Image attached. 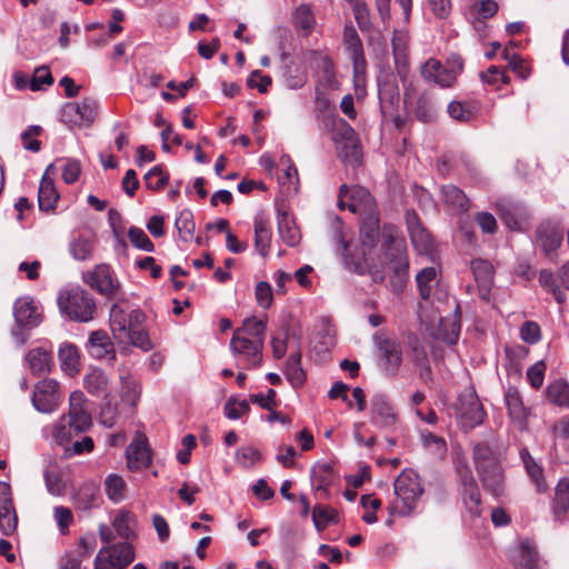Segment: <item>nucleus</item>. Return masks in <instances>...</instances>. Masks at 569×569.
<instances>
[{"mask_svg": "<svg viewBox=\"0 0 569 569\" xmlns=\"http://www.w3.org/2000/svg\"><path fill=\"white\" fill-rule=\"evenodd\" d=\"M143 179L148 189L159 191L169 182V174L161 166H156L144 174Z\"/></svg>", "mask_w": 569, "mask_h": 569, "instance_id": "nucleus-49", "label": "nucleus"}, {"mask_svg": "<svg viewBox=\"0 0 569 569\" xmlns=\"http://www.w3.org/2000/svg\"><path fill=\"white\" fill-rule=\"evenodd\" d=\"M377 348L382 356V370L386 376L397 375L402 362V350L396 339L388 338L383 332L378 331L373 336Z\"/></svg>", "mask_w": 569, "mask_h": 569, "instance_id": "nucleus-8", "label": "nucleus"}, {"mask_svg": "<svg viewBox=\"0 0 569 569\" xmlns=\"http://www.w3.org/2000/svg\"><path fill=\"white\" fill-rule=\"evenodd\" d=\"M127 466L131 471L147 468L151 462V455L147 446V439H134L126 450Z\"/></svg>", "mask_w": 569, "mask_h": 569, "instance_id": "nucleus-17", "label": "nucleus"}, {"mask_svg": "<svg viewBox=\"0 0 569 569\" xmlns=\"http://www.w3.org/2000/svg\"><path fill=\"white\" fill-rule=\"evenodd\" d=\"M515 567L518 569H538L539 553L530 541L526 540L520 543L519 555L515 559Z\"/></svg>", "mask_w": 569, "mask_h": 569, "instance_id": "nucleus-32", "label": "nucleus"}, {"mask_svg": "<svg viewBox=\"0 0 569 569\" xmlns=\"http://www.w3.org/2000/svg\"><path fill=\"white\" fill-rule=\"evenodd\" d=\"M133 516L129 511H119L112 521V526L117 533L124 539H130L133 536V531L130 528V522Z\"/></svg>", "mask_w": 569, "mask_h": 569, "instance_id": "nucleus-56", "label": "nucleus"}, {"mask_svg": "<svg viewBox=\"0 0 569 569\" xmlns=\"http://www.w3.org/2000/svg\"><path fill=\"white\" fill-rule=\"evenodd\" d=\"M106 492L110 500L118 502L124 497L126 482L114 473H111L106 479Z\"/></svg>", "mask_w": 569, "mask_h": 569, "instance_id": "nucleus-50", "label": "nucleus"}, {"mask_svg": "<svg viewBox=\"0 0 569 569\" xmlns=\"http://www.w3.org/2000/svg\"><path fill=\"white\" fill-rule=\"evenodd\" d=\"M121 380V389H122V398L127 399L131 402L132 406L136 405V401L139 398L140 390L136 383V381L130 376H120Z\"/></svg>", "mask_w": 569, "mask_h": 569, "instance_id": "nucleus-61", "label": "nucleus"}, {"mask_svg": "<svg viewBox=\"0 0 569 569\" xmlns=\"http://www.w3.org/2000/svg\"><path fill=\"white\" fill-rule=\"evenodd\" d=\"M284 375L293 388H299L305 383L306 372L301 367V352L299 350L288 358Z\"/></svg>", "mask_w": 569, "mask_h": 569, "instance_id": "nucleus-33", "label": "nucleus"}, {"mask_svg": "<svg viewBox=\"0 0 569 569\" xmlns=\"http://www.w3.org/2000/svg\"><path fill=\"white\" fill-rule=\"evenodd\" d=\"M53 77L47 67H39L34 71V76L30 80V89L38 91L42 89L43 84L50 86L53 83Z\"/></svg>", "mask_w": 569, "mask_h": 569, "instance_id": "nucleus-62", "label": "nucleus"}, {"mask_svg": "<svg viewBox=\"0 0 569 569\" xmlns=\"http://www.w3.org/2000/svg\"><path fill=\"white\" fill-rule=\"evenodd\" d=\"M27 359L33 373H43L49 370L50 355L42 349H32Z\"/></svg>", "mask_w": 569, "mask_h": 569, "instance_id": "nucleus-48", "label": "nucleus"}, {"mask_svg": "<svg viewBox=\"0 0 569 569\" xmlns=\"http://www.w3.org/2000/svg\"><path fill=\"white\" fill-rule=\"evenodd\" d=\"M398 415L396 413L388 397L383 393H377L371 398V422L379 428H388L396 423Z\"/></svg>", "mask_w": 569, "mask_h": 569, "instance_id": "nucleus-15", "label": "nucleus"}, {"mask_svg": "<svg viewBox=\"0 0 569 569\" xmlns=\"http://www.w3.org/2000/svg\"><path fill=\"white\" fill-rule=\"evenodd\" d=\"M256 299L260 307L268 309L273 300L271 286L267 281H260L256 286Z\"/></svg>", "mask_w": 569, "mask_h": 569, "instance_id": "nucleus-63", "label": "nucleus"}, {"mask_svg": "<svg viewBox=\"0 0 569 569\" xmlns=\"http://www.w3.org/2000/svg\"><path fill=\"white\" fill-rule=\"evenodd\" d=\"M352 3V11L357 24L361 31H369L372 27L369 9L367 4L361 0H355Z\"/></svg>", "mask_w": 569, "mask_h": 569, "instance_id": "nucleus-58", "label": "nucleus"}, {"mask_svg": "<svg viewBox=\"0 0 569 569\" xmlns=\"http://www.w3.org/2000/svg\"><path fill=\"white\" fill-rule=\"evenodd\" d=\"M460 418L463 428L470 430L480 426L486 417L482 403L473 392L463 393L460 398Z\"/></svg>", "mask_w": 569, "mask_h": 569, "instance_id": "nucleus-14", "label": "nucleus"}, {"mask_svg": "<svg viewBox=\"0 0 569 569\" xmlns=\"http://www.w3.org/2000/svg\"><path fill=\"white\" fill-rule=\"evenodd\" d=\"M82 280L108 299L114 298L120 290V283L112 277L111 268L107 263L97 264L93 270L84 272Z\"/></svg>", "mask_w": 569, "mask_h": 569, "instance_id": "nucleus-7", "label": "nucleus"}, {"mask_svg": "<svg viewBox=\"0 0 569 569\" xmlns=\"http://www.w3.org/2000/svg\"><path fill=\"white\" fill-rule=\"evenodd\" d=\"M92 242L84 238L78 237L70 241L69 251L73 259L79 261H84L91 258L92 256Z\"/></svg>", "mask_w": 569, "mask_h": 569, "instance_id": "nucleus-46", "label": "nucleus"}, {"mask_svg": "<svg viewBox=\"0 0 569 569\" xmlns=\"http://www.w3.org/2000/svg\"><path fill=\"white\" fill-rule=\"evenodd\" d=\"M128 238L132 246H134L137 249L152 252L154 251V244L149 239V237L146 234V232L138 227H130L128 229Z\"/></svg>", "mask_w": 569, "mask_h": 569, "instance_id": "nucleus-55", "label": "nucleus"}, {"mask_svg": "<svg viewBox=\"0 0 569 569\" xmlns=\"http://www.w3.org/2000/svg\"><path fill=\"white\" fill-rule=\"evenodd\" d=\"M482 488L493 497H500L505 492V471L503 468L487 470L477 473Z\"/></svg>", "mask_w": 569, "mask_h": 569, "instance_id": "nucleus-23", "label": "nucleus"}, {"mask_svg": "<svg viewBox=\"0 0 569 569\" xmlns=\"http://www.w3.org/2000/svg\"><path fill=\"white\" fill-rule=\"evenodd\" d=\"M83 383L87 391L92 396L104 397L108 393L109 380L102 369L93 368L84 376Z\"/></svg>", "mask_w": 569, "mask_h": 569, "instance_id": "nucleus-30", "label": "nucleus"}, {"mask_svg": "<svg viewBox=\"0 0 569 569\" xmlns=\"http://www.w3.org/2000/svg\"><path fill=\"white\" fill-rule=\"evenodd\" d=\"M363 201L360 213V249L350 250L351 243L346 239L342 221L332 222V240L336 252L342 257L345 266L358 274H369L373 282H382L389 272L393 292L402 291L408 281L409 261L405 244L396 239L397 228L392 224L380 230V218L372 196L366 188L352 191L351 199Z\"/></svg>", "mask_w": 569, "mask_h": 569, "instance_id": "nucleus-1", "label": "nucleus"}, {"mask_svg": "<svg viewBox=\"0 0 569 569\" xmlns=\"http://www.w3.org/2000/svg\"><path fill=\"white\" fill-rule=\"evenodd\" d=\"M279 234L282 241L290 246L295 247L300 242L301 234L299 229L296 227L295 222L289 220L286 216L278 223Z\"/></svg>", "mask_w": 569, "mask_h": 569, "instance_id": "nucleus-41", "label": "nucleus"}, {"mask_svg": "<svg viewBox=\"0 0 569 569\" xmlns=\"http://www.w3.org/2000/svg\"><path fill=\"white\" fill-rule=\"evenodd\" d=\"M61 362V369L69 375L79 372V352L78 348L72 343H64L60 347L58 352Z\"/></svg>", "mask_w": 569, "mask_h": 569, "instance_id": "nucleus-36", "label": "nucleus"}, {"mask_svg": "<svg viewBox=\"0 0 569 569\" xmlns=\"http://www.w3.org/2000/svg\"><path fill=\"white\" fill-rule=\"evenodd\" d=\"M47 490L53 496H62L66 492L67 483L62 475L53 468H48L43 472Z\"/></svg>", "mask_w": 569, "mask_h": 569, "instance_id": "nucleus-43", "label": "nucleus"}, {"mask_svg": "<svg viewBox=\"0 0 569 569\" xmlns=\"http://www.w3.org/2000/svg\"><path fill=\"white\" fill-rule=\"evenodd\" d=\"M443 202L450 209L458 213L466 212L469 209V199L466 193L453 184H447L441 188Z\"/></svg>", "mask_w": 569, "mask_h": 569, "instance_id": "nucleus-24", "label": "nucleus"}, {"mask_svg": "<svg viewBox=\"0 0 569 569\" xmlns=\"http://www.w3.org/2000/svg\"><path fill=\"white\" fill-rule=\"evenodd\" d=\"M89 351L97 359H116L113 342L104 330L92 331L88 340Z\"/></svg>", "mask_w": 569, "mask_h": 569, "instance_id": "nucleus-19", "label": "nucleus"}, {"mask_svg": "<svg viewBox=\"0 0 569 569\" xmlns=\"http://www.w3.org/2000/svg\"><path fill=\"white\" fill-rule=\"evenodd\" d=\"M99 419L101 425L107 428H112L118 419V405L114 402L109 393H106L102 399Z\"/></svg>", "mask_w": 569, "mask_h": 569, "instance_id": "nucleus-42", "label": "nucleus"}, {"mask_svg": "<svg viewBox=\"0 0 569 569\" xmlns=\"http://www.w3.org/2000/svg\"><path fill=\"white\" fill-rule=\"evenodd\" d=\"M98 488L93 483H83L72 493V501L79 510H90L93 507Z\"/></svg>", "mask_w": 569, "mask_h": 569, "instance_id": "nucleus-37", "label": "nucleus"}, {"mask_svg": "<svg viewBox=\"0 0 569 569\" xmlns=\"http://www.w3.org/2000/svg\"><path fill=\"white\" fill-rule=\"evenodd\" d=\"M223 410L228 419L236 420L249 412L250 406L247 400L239 401L237 398L230 397L226 401Z\"/></svg>", "mask_w": 569, "mask_h": 569, "instance_id": "nucleus-57", "label": "nucleus"}, {"mask_svg": "<svg viewBox=\"0 0 569 569\" xmlns=\"http://www.w3.org/2000/svg\"><path fill=\"white\" fill-rule=\"evenodd\" d=\"M343 43L346 49L353 53L363 50L362 41L352 24H346L343 30Z\"/></svg>", "mask_w": 569, "mask_h": 569, "instance_id": "nucleus-60", "label": "nucleus"}, {"mask_svg": "<svg viewBox=\"0 0 569 569\" xmlns=\"http://www.w3.org/2000/svg\"><path fill=\"white\" fill-rule=\"evenodd\" d=\"M110 328L114 340L119 343L127 341L131 329L128 328L126 312L116 303L110 310Z\"/></svg>", "mask_w": 569, "mask_h": 569, "instance_id": "nucleus-25", "label": "nucleus"}, {"mask_svg": "<svg viewBox=\"0 0 569 569\" xmlns=\"http://www.w3.org/2000/svg\"><path fill=\"white\" fill-rule=\"evenodd\" d=\"M425 448L431 450L437 456H445L447 452V442L442 437L433 435L430 431H422L420 435Z\"/></svg>", "mask_w": 569, "mask_h": 569, "instance_id": "nucleus-54", "label": "nucleus"}, {"mask_svg": "<svg viewBox=\"0 0 569 569\" xmlns=\"http://www.w3.org/2000/svg\"><path fill=\"white\" fill-rule=\"evenodd\" d=\"M13 316L20 329L32 328L39 323L36 307L32 301L28 299H18L14 302Z\"/></svg>", "mask_w": 569, "mask_h": 569, "instance_id": "nucleus-22", "label": "nucleus"}, {"mask_svg": "<svg viewBox=\"0 0 569 569\" xmlns=\"http://www.w3.org/2000/svg\"><path fill=\"white\" fill-rule=\"evenodd\" d=\"M459 481L462 487V499L468 510L480 515L481 496L476 478L468 465L458 467Z\"/></svg>", "mask_w": 569, "mask_h": 569, "instance_id": "nucleus-13", "label": "nucleus"}, {"mask_svg": "<svg viewBox=\"0 0 569 569\" xmlns=\"http://www.w3.org/2000/svg\"><path fill=\"white\" fill-rule=\"evenodd\" d=\"M42 128L40 126H29L22 133L21 139L26 150L38 152L41 149V142L36 137L40 136Z\"/></svg>", "mask_w": 569, "mask_h": 569, "instance_id": "nucleus-59", "label": "nucleus"}, {"mask_svg": "<svg viewBox=\"0 0 569 569\" xmlns=\"http://www.w3.org/2000/svg\"><path fill=\"white\" fill-rule=\"evenodd\" d=\"M18 527V516L12 501L11 486L0 481V531L4 536H12Z\"/></svg>", "mask_w": 569, "mask_h": 569, "instance_id": "nucleus-10", "label": "nucleus"}, {"mask_svg": "<svg viewBox=\"0 0 569 569\" xmlns=\"http://www.w3.org/2000/svg\"><path fill=\"white\" fill-rule=\"evenodd\" d=\"M174 226L179 231L181 240L189 241L196 228L192 212L188 209L182 210L177 217Z\"/></svg>", "mask_w": 569, "mask_h": 569, "instance_id": "nucleus-47", "label": "nucleus"}, {"mask_svg": "<svg viewBox=\"0 0 569 569\" xmlns=\"http://www.w3.org/2000/svg\"><path fill=\"white\" fill-rule=\"evenodd\" d=\"M81 173V163L77 159H68L62 168V180L67 184L74 183Z\"/></svg>", "mask_w": 569, "mask_h": 569, "instance_id": "nucleus-64", "label": "nucleus"}, {"mask_svg": "<svg viewBox=\"0 0 569 569\" xmlns=\"http://www.w3.org/2000/svg\"><path fill=\"white\" fill-rule=\"evenodd\" d=\"M437 277V270L433 267L422 269L416 277L420 297L427 300L431 295L430 282Z\"/></svg>", "mask_w": 569, "mask_h": 569, "instance_id": "nucleus-53", "label": "nucleus"}, {"mask_svg": "<svg viewBox=\"0 0 569 569\" xmlns=\"http://www.w3.org/2000/svg\"><path fill=\"white\" fill-rule=\"evenodd\" d=\"M415 116L419 121L423 123L432 122L436 120L437 110L432 99L427 93H422L418 97L415 107Z\"/></svg>", "mask_w": 569, "mask_h": 569, "instance_id": "nucleus-39", "label": "nucleus"}, {"mask_svg": "<svg viewBox=\"0 0 569 569\" xmlns=\"http://www.w3.org/2000/svg\"><path fill=\"white\" fill-rule=\"evenodd\" d=\"M392 53L396 64H407L408 37L406 33L395 31L391 39Z\"/></svg>", "mask_w": 569, "mask_h": 569, "instance_id": "nucleus-45", "label": "nucleus"}, {"mask_svg": "<svg viewBox=\"0 0 569 569\" xmlns=\"http://www.w3.org/2000/svg\"><path fill=\"white\" fill-rule=\"evenodd\" d=\"M263 339L253 340L243 335L241 330H234L230 341V349L239 357L243 369L260 367L262 362Z\"/></svg>", "mask_w": 569, "mask_h": 569, "instance_id": "nucleus-5", "label": "nucleus"}, {"mask_svg": "<svg viewBox=\"0 0 569 569\" xmlns=\"http://www.w3.org/2000/svg\"><path fill=\"white\" fill-rule=\"evenodd\" d=\"M505 402L508 413L512 422L519 428L525 429L527 426V409L523 406L519 390L510 386L505 393Z\"/></svg>", "mask_w": 569, "mask_h": 569, "instance_id": "nucleus-20", "label": "nucleus"}, {"mask_svg": "<svg viewBox=\"0 0 569 569\" xmlns=\"http://www.w3.org/2000/svg\"><path fill=\"white\" fill-rule=\"evenodd\" d=\"M293 22L297 28L307 32L311 31L315 24V17L310 6L300 4L293 12Z\"/></svg>", "mask_w": 569, "mask_h": 569, "instance_id": "nucleus-51", "label": "nucleus"}, {"mask_svg": "<svg viewBox=\"0 0 569 569\" xmlns=\"http://www.w3.org/2000/svg\"><path fill=\"white\" fill-rule=\"evenodd\" d=\"M100 553L110 557L120 569H126L134 560V549L129 542L108 545L100 549Z\"/></svg>", "mask_w": 569, "mask_h": 569, "instance_id": "nucleus-21", "label": "nucleus"}, {"mask_svg": "<svg viewBox=\"0 0 569 569\" xmlns=\"http://www.w3.org/2000/svg\"><path fill=\"white\" fill-rule=\"evenodd\" d=\"M53 169V164H49L44 174L41 178L40 187L38 191V206L41 211L49 212L54 209L57 201L60 196L54 187V181L49 177L50 170Z\"/></svg>", "mask_w": 569, "mask_h": 569, "instance_id": "nucleus-18", "label": "nucleus"}, {"mask_svg": "<svg viewBox=\"0 0 569 569\" xmlns=\"http://www.w3.org/2000/svg\"><path fill=\"white\" fill-rule=\"evenodd\" d=\"M568 509H569V479L562 478L559 480V482L556 487L555 498H553V502H552V511H553L555 519L558 521H561L566 517Z\"/></svg>", "mask_w": 569, "mask_h": 569, "instance_id": "nucleus-27", "label": "nucleus"}, {"mask_svg": "<svg viewBox=\"0 0 569 569\" xmlns=\"http://www.w3.org/2000/svg\"><path fill=\"white\" fill-rule=\"evenodd\" d=\"M272 231L262 218L254 219V248L262 258L269 254Z\"/></svg>", "mask_w": 569, "mask_h": 569, "instance_id": "nucleus-29", "label": "nucleus"}, {"mask_svg": "<svg viewBox=\"0 0 569 569\" xmlns=\"http://www.w3.org/2000/svg\"><path fill=\"white\" fill-rule=\"evenodd\" d=\"M237 330H241V335L248 338L251 337L250 339L264 340L266 322L256 318H247L242 322V327L238 328Z\"/></svg>", "mask_w": 569, "mask_h": 569, "instance_id": "nucleus-52", "label": "nucleus"}, {"mask_svg": "<svg viewBox=\"0 0 569 569\" xmlns=\"http://www.w3.org/2000/svg\"><path fill=\"white\" fill-rule=\"evenodd\" d=\"M395 495L401 500L400 516H410L416 508L417 500L423 493L418 473L412 469L403 470L393 482Z\"/></svg>", "mask_w": 569, "mask_h": 569, "instance_id": "nucleus-4", "label": "nucleus"}, {"mask_svg": "<svg viewBox=\"0 0 569 569\" xmlns=\"http://www.w3.org/2000/svg\"><path fill=\"white\" fill-rule=\"evenodd\" d=\"M472 462L477 473L502 468V455L490 442L480 441L472 446Z\"/></svg>", "mask_w": 569, "mask_h": 569, "instance_id": "nucleus-12", "label": "nucleus"}, {"mask_svg": "<svg viewBox=\"0 0 569 569\" xmlns=\"http://www.w3.org/2000/svg\"><path fill=\"white\" fill-rule=\"evenodd\" d=\"M92 426L91 415L88 411V399L82 391L76 390L69 397L68 417L63 416L52 430L56 441L66 446L73 437L86 432Z\"/></svg>", "mask_w": 569, "mask_h": 569, "instance_id": "nucleus-2", "label": "nucleus"}, {"mask_svg": "<svg viewBox=\"0 0 569 569\" xmlns=\"http://www.w3.org/2000/svg\"><path fill=\"white\" fill-rule=\"evenodd\" d=\"M312 521L318 531H322L329 525L339 522V513L330 506L316 505L312 509Z\"/></svg>", "mask_w": 569, "mask_h": 569, "instance_id": "nucleus-35", "label": "nucleus"}, {"mask_svg": "<svg viewBox=\"0 0 569 569\" xmlns=\"http://www.w3.org/2000/svg\"><path fill=\"white\" fill-rule=\"evenodd\" d=\"M498 212L500 219L510 230H521L525 212L519 206L508 202H500L498 203Z\"/></svg>", "mask_w": 569, "mask_h": 569, "instance_id": "nucleus-26", "label": "nucleus"}, {"mask_svg": "<svg viewBox=\"0 0 569 569\" xmlns=\"http://www.w3.org/2000/svg\"><path fill=\"white\" fill-rule=\"evenodd\" d=\"M449 116L460 122H469L475 118L476 110L469 102L451 101L448 106Z\"/></svg>", "mask_w": 569, "mask_h": 569, "instance_id": "nucleus-44", "label": "nucleus"}, {"mask_svg": "<svg viewBox=\"0 0 569 569\" xmlns=\"http://www.w3.org/2000/svg\"><path fill=\"white\" fill-rule=\"evenodd\" d=\"M520 457L525 465L526 471L528 476L531 478L532 482L536 485V489L538 492H546L547 483L543 477L542 468L536 462V460L531 457L528 449H522L520 451Z\"/></svg>", "mask_w": 569, "mask_h": 569, "instance_id": "nucleus-31", "label": "nucleus"}, {"mask_svg": "<svg viewBox=\"0 0 569 569\" xmlns=\"http://www.w3.org/2000/svg\"><path fill=\"white\" fill-rule=\"evenodd\" d=\"M98 102L92 98H83L81 102H69L62 107L61 121L70 129L90 127L98 113Z\"/></svg>", "mask_w": 569, "mask_h": 569, "instance_id": "nucleus-6", "label": "nucleus"}, {"mask_svg": "<svg viewBox=\"0 0 569 569\" xmlns=\"http://www.w3.org/2000/svg\"><path fill=\"white\" fill-rule=\"evenodd\" d=\"M471 271L478 286L479 296L482 300L489 301L493 284V267L482 259L471 261Z\"/></svg>", "mask_w": 569, "mask_h": 569, "instance_id": "nucleus-16", "label": "nucleus"}, {"mask_svg": "<svg viewBox=\"0 0 569 569\" xmlns=\"http://www.w3.org/2000/svg\"><path fill=\"white\" fill-rule=\"evenodd\" d=\"M408 348L411 361L413 362L415 367L419 368L421 378H429L431 375V368L429 365L428 356L423 346L416 336L410 337Z\"/></svg>", "mask_w": 569, "mask_h": 569, "instance_id": "nucleus-28", "label": "nucleus"}, {"mask_svg": "<svg viewBox=\"0 0 569 569\" xmlns=\"http://www.w3.org/2000/svg\"><path fill=\"white\" fill-rule=\"evenodd\" d=\"M59 400V383L56 380L44 379L36 385L32 405L39 412H53L58 408Z\"/></svg>", "mask_w": 569, "mask_h": 569, "instance_id": "nucleus-9", "label": "nucleus"}, {"mask_svg": "<svg viewBox=\"0 0 569 569\" xmlns=\"http://www.w3.org/2000/svg\"><path fill=\"white\" fill-rule=\"evenodd\" d=\"M546 395L551 403L569 408V383L566 380L558 379L551 382Z\"/></svg>", "mask_w": 569, "mask_h": 569, "instance_id": "nucleus-38", "label": "nucleus"}, {"mask_svg": "<svg viewBox=\"0 0 569 569\" xmlns=\"http://www.w3.org/2000/svg\"><path fill=\"white\" fill-rule=\"evenodd\" d=\"M460 335V320L459 316L452 318L441 319L438 330L437 338L448 345H456Z\"/></svg>", "mask_w": 569, "mask_h": 569, "instance_id": "nucleus-34", "label": "nucleus"}, {"mask_svg": "<svg viewBox=\"0 0 569 569\" xmlns=\"http://www.w3.org/2000/svg\"><path fill=\"white\" fill-rule=\"evenodd\" d=\"M312 480L316 481V490L327 491L335 479L333 468L330 463L315 466L311 470Z\"/></svg>", "mask_w": 569, "mask_h": 569, "instance_id": "nucleus-40", "label": "nucleus"}, {"mask_svg": "<svg viewBox=\"0 0 569 569\" xmlns=\"http://www.w3.org/2000/svg\"><path fill=\"white\" fill-rule=\"evenodd\" d=\"M563 231L559 221H542L536 229V242L550 257L562 243Z\"/></svg>", "mask_w": 569, "mask_h": 569, "instance_id": "nucleus-11", "label": "nucleus"}, {"mask_svg": "<svg viewBox=\"0 0 569 569\" xmlns=\"http://www.w3.org/2000/svg\"><path fill=\"white\" fill-rule=\"evenodd\" d=\"M60 311L71 320L88 322L96 310L93 298L80 287L61 291L58 297Z\"/></svg>", "mask_w": 569, "mask_h": 569, "instance_id": "nucleus-3", "label": "nucleus"}]
</instances>
